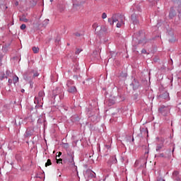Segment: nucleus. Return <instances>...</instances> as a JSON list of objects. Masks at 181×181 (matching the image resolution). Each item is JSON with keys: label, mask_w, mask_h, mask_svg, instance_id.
I'll return each mask as SVG.
<instances>
[{"label": "nucleus", "mask_w": 181, "mask_h": 181, "mask_svg": "<svg viewBox=\"0 0 181 181\" xmlns=\"http://www.w3.org/2000/svg\"><path fill=\"white\" fill-rule=\"evenodd\" d=\"M108 23H110V25H113L115 23H117L116 27L120 28L124 24L123 18L117 15H114L112 18H108Z\"/></svg>", "instance_id": "nucleus-1"}, {"label": "nucleus", "mask_w": 181, "mask_h": 181, "mask_svg": "<svg viewBox=\"0 0 181 181\" xmlns=\"http://www.w3.org/2000/svg\"><path fill=\"white\" fill-rule=\"evenodd\" d=\"M69 162L74 164V152L67 153Z\"/></svg>", "instance_id": "nucleus-2"}, {"label": "nucleus", "mask_w": 181, "mask_h": 181, "mask_svg": "<svg viewBox=\"0 0 181 181\" xmlns=\"http://www.w3.org/2000/svg\"><path fill=\"white\" fill-rule=\"evenodd\" d=\"M19 21L24 22V23H28V22H29V20L28 18H26L25 15H23L21 16H19Z\"/></svg>", "instance_id": "nucleus-3"}, {"label": "nucleus", "mask_w": 181, "mask_h": 181, "mask_svg": "<svg viewBox=\"0 0 181 181\" xmlns=\"http://www.w3.org/2000/svg\"><path fill=\"white\" fill-rule=\"evenodd\" d=\"M162 98L166 100H170V95L168 92H165L162 94Z\"/></svg>", "instance_id": "nucleus-4"}, {"label": "nucleus", "mask_w": 181, "mask_h": 181, "mask_svg": "<svg viewBox=\"0 0 181 181\" xmlns=\"http://www.w3.org/2000/svg\"><path fill=\"white\" fill-rule=\"evenodd\" d=\"M77 90L76 89L75 86H71V88H68V92L74 93H76Z\"/></svg>", "instance_id": "nucleus-5"}, {"label": "nucleus", "mask_w": 181, "mask_h": 181, "mask_svg": "<svg viewBox=\"0 0 181 181\" xmlns=\"http://www.w3.org/2000/svg\"><path fill=\"white\" fill-rule=\"evenodd\" d=\"M176 16V12H175L174 11H170V13H169V18L170 19H173V18H174Z\"/></svg>", "instance_id": "nucleus-6"}, {"label": "nucleus", "mask_w": 181, "mask_h": 181, "mask_svg": "<svg viewBox=\"0 0 181 181\" xmlns=\"http://www.w3.org/2000/svg\"><path fill=\"white\" fill-rule=\"evenodd\" d=\"M168 109L165 106H162V107H160V110H159L160 112L162 113V114H163V111L168 112Z\"/></svg>", "instance_id": "nucleus-7"}, {"label": "nucleus", "mask_w": 181, "mask_h": 181, "mask_svg": "<svg viewBox=\"0 0 181 181\" xmlns=\"http://www.w3.org/2000/svg\"><path fill=\"white\" fill-rule=\"evenodd\" d=\"M141 163V160H136L134 163V167L137 168Z\"/></svg>", "instance_id": "nucleus-8"}, {"label": "nucleus", "mask_w": 181, "mask_h": 181, "mask_svg": "<svg viewBox=\"0 0 181 181\" xmlns=\"http://www.w3.org/2000/svg\"><path fill=\"white\" fill-rule=\"evenodd\" d=\"M51 165H52V163H51V160L50 159H47V163H45V167H49Z\"/></svg>", "instance_id": "nucleus-9"}, {"label": "nucleus", "mask_w": 181, "mask_h": 181, "mask_svg": "<svg viewBox=\"0 0 181 181\" xmlns=\"http://www.w3.org/2000/svg\"><path fill=\"white\" fill-rule=\"evenodd\" d=\"M33 53H35V54L38 53V52H39V48H38V47H33Z\"/></svg>", "instance_id": "nucleus-10"}, {"label": "nucleus", "mask_w": 181, "mask_h": 181, "mask_svg": "<svg viewBox=\"0 0 181 181\" xmlns=\"http://www.w3.org/2000/svg\"><path fill=\"white\" fill-rule=\"evenodd\" d=\"M18 76H14V78H13V83H18Z\"/></svg>", "instance_id": "nucleus-11"}, {"label": "nucleus", "mask_w": 181, "mask_h": 181, "mask_svg": "<svg viewBox=\"0 0 181 181\" xmlns=\"http://www.w3.org/2000/svg\"><path fill=\"white\" fill-rule=\"evenodd\" d=\"M38 95H39V98H40V99H41V98H42L43 95H45V93L42 90L39 91Z\"/></svg>", "instance_id": "nucleus-12"}, {"label": "nucleus", "mask_w": 181, "mask_h": 181, "mask_svg": "<svg viewBox=\"0 0 181 181\" xmlns=\"http://www.w3.org/2000/svg\"><path fill=\"white\" fill-rule=\"evenodd\" d=\"M179 175V172L178 171H175L174 173H173V177H177Z\"/></svg>", "instance_id": "nucleus-13"}, {"label": "nucleus", "mask_w": 181, "mask_h": 181, "mask_svg": "<svg viewBox=\"0 0 181 181\" xmlns=\"http://www.w3.org/2000/svg\"><path fill=\"white\" fill-rule=\"evenodd\" d=\"M25 29H26V25H25V24H21V30H24Z\"/></svg>", "instance_id": "nucleus-14"}, {"label": "nucleus", "mask_w": 181, "mask_h": 181, "mask_svg": "<svg viewBox=\"0 0 181 181\" xmlns=\"http://www.w3.org/2000/svg\"><path fill=\"white\" fill-rule=\"evenodd\" d=\"M101 32H107V28L105 26L101 27Z\"/></svg>", "instance_id": "nucleus-15"}, {"label": "nucleus", "mask_w": 181, "mask_h": 181, "mask_svg": "<svg viewBox=\"0 0 181 181\" xmlns=\"http://www.w3.org/2000/svg\"><path fill=\"white\" fill-rule=\"evenodd\" d=\"M105 18H107V13H102V19H105Z\"/></svg>", "instance_id": "nucleus-16"}, {"label": "nucleus", "mask_w": 181, "mask_h": 181, "mask_svg": "<svg viewBox=\"0 0 181 181\" xmlns=\"http://www.w3.org/2000/svg\"><path fill=\"white\" fill-rule=\"evenodd\" d=\"M63 148H69V144H67V143L63 144Z\"/></svg>", "instance_id": "nucleus-17"}, {"label": "nucleus", "mask_w": 181, "mask_h": 181, "mask_svg": "<svg viewBox=\"0 0 181 181\" xmlns=\"http://www.w3.org/2000/svg\"><path fill=\"white\" fill-rule=\"evenodd\" d=\"M158 157H160V158H166V156L164 155V153H160L158 154Z\"/></svg>", "instance_id": "nucleus-18"}, {"label": "nucleus", "mask_w": 181, "mask_h": 181, "mask_svg": "<svg viewBox=\"0 0 181 181\" xmlns=\"http://www.w3.org/2000/svg\"><path fill=\"white\" fill-rule=\"evenodd\" d=\"M62 158H57V164L62 163Z\"/></svg>", "instance_id": "nucleus-19"}, {"label": "nucleus", "mask_w": 181, "mask_h": 181, "mask_svg": "<svg viewBox=\"0 0 181 181\" xmlns=\"http://www.w3.org/2000/svg\"><path fill=\"white\" fill-rule=\"evenodd\" d=\"M163 146H157L156 147V151H160V149H162Z\"/></svg>", "instance_id": "nucleus-20"}, {"label": "nucleus", "mask_w": 181, "mask_h": 181, "mask_svg": "<svg viewBox=\"0 0 181 181\" xmlns=\"http://www.w3.org/2000/svg\"><path fill=\"white\" fill-rule=\"evenodd\" d=\"M112 158H114V160H113V163H114V164H115L116 163H117V160H116V157H115V156L112 157Z\"/></svg>", "instance_id": "nucleus-21"}, {"label": "nucleus", "mask_w": 181, "mask_h": 181, "mask_svg": "<svg viewBox=\"0 0 181 181\" xmlns=\"http://www.w3.org/2000/svg\"><path fill=\"white\" fill-rule=\"evenodd\" d=\"M38 76H39L38 73L33 74V77H38Z\"/></svg>", "instance_id": "nucleus-22"}, {"label": "nucleus", "mask_w": 181, "mask_h": 181, "mask_svg": "<svg viewBox=\"0 0 181 181\" xmlns=\"http://www.w3.org/2000/svg\"><path fill=\"white\" fill-rule=\"evenodd\" d=\"M141 53L146 54V49H142Z\"/></svg>", "instance_id": "nucleus-23"}, {"label": "nucleus", "mask_w": 181, "mask_h": 181, "mask_svg": "<svg viewBox=\"0 0 181 181\" xmlns=\"http://www.w3.org/2000/svg\"><path fill=\"white\" fill-rule=\"evenodd\" d=\"M43 23H45V24H48L49 20L48 19L45 20V21H43Z\"/></svg>", "instance_id": "nucleus-24"}, {"label": "nucleus", "mask_w": 181, "mask_h": 181, "mask_svg": "<svg viewBox=\"0 0 181 181\" xmlns=\"http://www.w3.org/2000/svg\"><path fill=\"white\" fill-rule=\"evenodd\" d=\"M79 53H81V50L78 49L77 51H76V54H78Z\"/></svg>", "instance_id": "nucleus-25"}, {"label": "nucleus", "mask_w": 181, "mask_h": 181, "mask_svg": "<svg viewBox=\"0 0 181 181\" xmlns=\"http://www.w3.org/2000/svg\"><path fill=\"white\" fill-rule=\"evenodd\" d=\"M61 156H62V152H59L58 154H57V157H60Z\"/></svg>", "instance_id": "nucleus-26"}, {"label": "nucleus", "mask_w": 181, "mask_h": 181, "mask_svg": "<svg viewBox=\"0 0 181 181\" xmlns=\"http://www.w3.org/2000/svg\"><path fill=\"white\" fill-rule=\"evenodd\" d=\"M75 36L79 37V36H81V34H79L78 33H76Z\"/></svg>", "instance_id": "nucleus-27"}, {"label": "nucleus", "mask_w": 181, "mask_h": 181, "mask_svg": "<svg viewBox=\"0 0 181 181\" xmlns=\"http://www.w3.org/2000/svg\"><path fill=\"white\" fill-rule=\"evenodd\" d=\"M24 92H25L24 89L21 90V93H24Z\"/></svg>", "instance_id": "nucleus-28"}, {"label": "nucleus", "mask_w": 181, "mask_h": 181, "mask_svg": "<svg viewBox=\"0 0 181 181\" xmlns=\"http://www.w3.org/2000/svg\"><path fill=\"white\" fill-rule=\"evenodd\" d=\"M8 82H12V80L11 79H8Z\"/></svg>", "instance_id": "nucleus-29"}, {"label": "nucleus", "mask_w": 181, "mask_h": 181, "mask_svg": "<svg viewBox=\"0 0 181 181\" xmlns=\"http://www.w3.org/2000/svg\"><path fill=\"white\" fill-rule=\"evenodd\" d=\"M35 100H37V102H38V101H39V99H37V98H35Z\"/></svg>", "instance_id": "nucleus-30"}, {"label": "nucleus", "mask_w": 181, "mask_h": 181, "mask_svg": "<svg viewBox=\"0 0 181 181\" xmlns=\"http://www.w3.org/2000/svg\"><path fill=\"white\" fill-rule=\"evenodd\" d=\"M160 181H165L163 179H160Z\"/></svg>", "instance_id": "nucleus-31"}, {"label": "nucleus", "mask_w": 181, "mask_h": 181, "mask_svg": "<svg viewBox=\"0 0 181 181\" xmlns=\"http://www.w3.org/2000/svg\"><path fill=\"white\" fill-rule=\"evenodd\" d=\"M16 6H18V2H16Z\"/></svg>", "instance_id": "nucleus-32"}, {"label": "nucleus", "mask_w": 181, "mask_h": 181, "mask_svg": "<svg viewBox=\"0 0 181 181\" xmlns=\"http://www.w3.org/2000/svg\"><path fill=\"white\" fill-rule=\"evenodd\" d=\"M132 141H134V139H132Z\"/></svg>", "instance_id": "nucleus-33"}]
</instances>
